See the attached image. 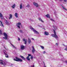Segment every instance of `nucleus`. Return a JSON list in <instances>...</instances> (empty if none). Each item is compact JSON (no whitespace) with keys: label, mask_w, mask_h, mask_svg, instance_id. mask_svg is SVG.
I'll use <instances>...</instances> for the list:
<instances>
[{"label":"nucleus","mask_w":67,"mask_h":67,"mask_svg":"<svg viewBox=\"0 0 67 67\" xmlns=\"http://www.w3.org/2000/svg\"><path fill=\"white\" fill-rule=\"evenodd\" d=\"M30 29H31V30H33L34 32V33L35 34H39V33L36 30H35L31 26H30Z\"/></svg>","instance_id":"f257e3e1"},{"label":"nucleus","mask_w":67,"mask_h":67,"mask_svg":"<svg viewBox=\"0 0 67 67\" xmlns=\"http://www.w3.org/2000/svg\"><path fill=\"white\" fill-rule=\"evenodd\" d=\"M0 61H1L0 64H1V65H3L4 66H5V65L7 64V62L6 61H4L1 60H0Z\"/></svg>","instance_id":"f03ea898"},{"label":"nucleus","mask_w":67,"mask_h":67,"mask_svg":"<svg viewBox=\"0 0 67 67\" xmlns=\"http://www.w3.org/2000/svg\"><path fill=\"white\" fill-rule=\"evenodd\" d=\"M16 59H14L13 60H15V61H16V62H22V59H20L19 58H18V57H16Z\"/></svg>","instance_id":"7ed1b4c3"},{"label":"nucleus","mask_w":67,"mask_h":67,"mask_svg":"<svg viewBox=\"0 0 67 67\" xmlns=\"http://www.w3.org/2000/svg\"><path fill=\"white\" fill-rule=\"evenodd\" d=\"M2 53H3L5 55V57L6 58H8L9 56L8 55V53L5 50H3L2 51Z\"/></svg>","instance_id":"20e7f679"},{"label":"nucleus","mask_w":67,"mask_h":67,"mask_svg":"<svg viewBox=\"0 0 67 67\" xmlns=\"http://www.w3.org/2000/svg\"><path fill=\"white\" fill-rule=\"evenodd\" d=\"M4 35L5 37H3V38L5 39V40H8V36H7V34L6 33H4L3 34Z\"/></svg>","instance_id":"39448f33"},{"label":"nucleus","mask_w":67,"mask_h":67,"mask_svg":"<svg viewBox=\"0 0 67 67\" xmlns=\"http://www.w3.org/2000/svg\"><path fill=\"white\" fill-rule=\"evenodd\" d=\"M54 34H52L51 35V36H53V37H55V38H57L58 37L57 36V35H56V32H55V30H54Z\"/></svg>","instance_id":"423d86ee"},{"label":"nucleus","mask_w":67,"mask_h":67,"mask_svg":"<svg viewBox=\"0 0 67 67\" xmlns=\"http://www.w3.org/2000/svg\"><path fill=\"white\" fill-rule=\"evenodd\" d=\"M21 23H18L16 24V26L19 29H20V25H21Z\"/></svg>","instance_id":"0eeeda50"},{"label":"nucleus","mask_w":67,"mask_h":67,"mask_svg":"<svg viewBox=\"0 0 67 67\" xmlns=\"http://www.w3.org/2000/svg\"><path fill=\"white\" fill-rule=\"evenodd\" d=\"M33 4L35 5V6L36 7H38V4L37 3L34 2L33 3Z\"/></svg>","instance_id":"6e6552de"},{"label":"nucleus","mask_w":67,"mask_h":67,"mask_svg":"<svg viewBox=\"0 0 67 67\" xmlns=\"http://www.w3.org/2000/svg\"><path fill=\"white\" fill-rule=\"evenodd\" d=\"M24 47H25V46L23 45H21L20 46V49L21 50H23V49H24Z\"/></svg>","instance_id":"1a4fd4ad"},{"label":"nucleus","mask_w":67,"mask_h":67,"mask_svg":"<svg viewBox=\"0 0 67 67\" xmlns=\"http://www.w3.org/2000/svg\"><path fill=\"white\" fill-rule=\"evenodd\" d=\"M15 7H16V5H15V4H14L12 5L11 7L12 9H14Z\"/></svg>","instance_id":"9d476101"},{"label":"nucleus","mask_w":67,"mask_h":67,"mask_svg":"<svg viewBox=\"0 0 67 67\" xmlns=\"http://www.w3.org/2000/svg\"><path fill=\"white\" fill-rule=\"evenodd\" d=\"M5 21L6 22H5V23L6 24V25H10V24L8 22V21H7V20H6Z\"/></svg>","instance_id":"9b49d317"},{"label":"nucleus","mask_w":67,"mask_h":67,"mask_svg":"<svg viewBox=\"0 0 67 67\" xmlns=\"http://www.w3.org/2000/svg\"><path fill=\"white\" fill-rule=\"evenodd\" d=\"M0 22L1 23L0 24V26H2V27H4V26H3V24H2V21L0 20Z\"/></svg>","instance_id":"f8f14e48"},{"label":"nucleus","mask_w":67,"mask_h":67,"mask_svg":"<svg viewBox=\"0 0 67 67\" xmlns=\"http://www.w3.org/2000/svg\"><path fill=\"white\" fill-rule=\"evenodd\" d=\"M23 41H24L25 44H26L27 43V40L26 39H23Z\"/></svg>","instance_id":"ddd939ff"},{"label":"nucleus","mask_w":67,"mask_h":67,"mask_svg":"<svg viewBox=\"0 0 67 67\" xmlns=\"http://www.w3.org/2000/svg\"><path fill=\"white\" fill-rule=\"evenodd\" d=\"M32 48L33 49L32 50V52L34 53V52L35 51V49H34V46H32Z\"/></svg>","instance_id":"4468645a"},{"label":"nucleus","mask_w":67,"mask_h":67,"mask_svg":"<svg viewBox=\"0 0 67 67\" xmlns=\"http://www.w3.org/2000/svg\"><path fill=\"white\" fill-rule=\"evenodd\" d=\"M20 57L21 58L23 59V60H25V58H24L23 56H22L21 55H20Z\"/></svg>","instance_id":"2eb2a0df"},{"label":"nucleus","mask_w":67,"mask_h":67,"mask_svg":"<svg viewBox=\"0 0 67 67\" xmlns=\"http://www.w3.org/2000/svg\"><path fill=\"white\" fill-rule=\"evenodd\" d=\"M38 20H39V21H41L42 22H43V23H44V22L43 21L42 19L40 18H38Z\"/></svg>","instance_id":"dca6fc26"},{"label":"nucleus","mask_w":67,"mask_h":67,"mask_svg":"<svg viewBox=\"0 0 67 67\" xmlns=\"http://www.w3.org/2000/svg\"><path fill=\"white\" fill-rule=\"evenodd\" d=\"M44 34L45 35H49L48 32H44Z\"/></svg>","instance_id":"f3484780"},{"label":"nucleus","mask_w":67,"mask_h":67,"mask_svg":"<svg viewBox=\"0 0 67 67\" xmlns=\"http://www.w3.org/2000/svg\"><path fill=\"white\" fill-rule=\"evenodd\" d=\"M54 30H57V27L56 26H54Z\"/></svg>","instance_id":"a211bd4d"},{"label":"nucleus","mask_w":67,"mask_h":67,"mask_svg":"<svg viewBox=\"0 0 67 67\" xmlns=\"http://www.w3.org/2000/svg\"><path fill=\"white\" fill-rule=\"evenodd\" d=\"M28 42L29 44H30L31 42V41L30 39L29 38Z\"/></svg>","instance_id":"6ab92c4d"},{"label":"nucleus","mask_w":67,"mask_h":67,"mask_svg":"<svg viewBox=\"0 0 67 67\" xmlns=\"http://www.w3.org/2000/svg\"><path fill=\"white\" fill-rule=\"evenodd\" d=\"M46 17H50V15L49 14H48L45 15Z\"/></svg>","instance_id":"aec40b11"},{"label":"nucleus","mask_w":67,"mask_h":67,"mask_svg":"<svg viewBox=\"0 0 67 67\" xmlns=\"http://www.w3.org/2000/svg\"><path fill=\"white\" fill-rule=\"evenodd\" d=\"M20 9H22V4H21L20 5Z\"/></svg>","instance_id":"412c9836"},{"label":"nucleus","mask_w":67,"mask_h":67,"mask_svg":"<svg viewBox=\"0 0 67 67\" xmlns=\"http://www.w3.org/2000/svg\"><path fill=\"white\" fill-rule=\"evenodd\" d=\"M40 46L41 48H42V49H44V47L43 46Z\"/></svg>","instance_id":"4be33fe9"},{"label":"nucleus","mask_w":67,"mask_h":67,"mask_svg":"<svg viewBox=\"0 0 67 67\" xmlns=\"http://www.w3.org/2000/svg\"><path fill=\"white\" fill-rule=\"evenodd\" d=\"M27 59L28 60H30V59L29 57L28 56L27 57Z\"/></svg>","instance_id":"5701e85b"},{"label":"nucleus","mask_w":67,"mask_h":67,"mask_svg":"<svg viewBox=\"0 0 67 67\" xmlns=\"http://www.w3.org/2000/svg\"><path fill=\"white\" fill-rule=\"evenodd\" d=\"M62 7L64 9V10H66V11L67 10V9L66 8H65V7H64V6H62Z\"/></svg>","instance_id":"b1692460"},{"label":"nucleus","mask_w":67,"mask_h":67,"mask_svg":"<svg viewBox=\"0 0 67 67\" xmlns=\"http://www.w3.org/2000/svg\"><path fill=\"white\" fill-rule=\"evenodd\" d=\"M0 17H3V15H2V14L0 12Z\"/></svg>","instance_id":"393cba45"},{"label":"nucleus","mask_w":67,"mask_h":67,"mask_svg":"<svg viewBox=\"0 0 67 67\" xmlns=\"http://www.w3.org/2000/svg\"><path fill=\"white\" fill-rule=\"evenodd\" d=\"M15 16L16 17H18V13H15Z\"/></svg>","instance_id":"a878e982"},{"label":"nucleus","mask_w":67,"mask_h":67,"mask_svg":"<svg viewBox=\"0 0 67 67\" xmlns=\"http://www.w3.org/2000/svg\"><path fill=\"white\" fill-rule=\"evenodd\" d=\"M11 45H12L13 47L14 48H15V49H16V47H15V46H14V45H12V44H11Z\"/></svg>","instance_id":"bb28decb"},{"label":"nucleus","mask_w":67,"mask_h":67,"mask_svg":"<svg viewBox=\"0 0 67 67\" xmlns=\"http://www.w3.org/2000/svg\"><path fill=\"white\" fill-rule=\"evenodd\" d=\"M1 19H2V20H5V19H4V18L3 17H1Z\"/></svg>","instance_id":"cd10ccee"},{"label":"nucleus","mask_w":67,"mask_h":67,"mask_svg":"<svg viewBox=\"0 0 67 67\" xmlns=\"http://www.w3.org/2000/svg\"><path fill=\"white\" fill-rule=\"evenodd\" d=\"M7 18H8V19H12V17H6V19H7Z\"/></svg>","instance_id":"c85d7f7f"},{"label":"nucleus","mask_w":67,"mask_h":67,"mask_svg":"<svg viewBox=\"0 0 67 67\" xmlns=\"http://www.w3.org/2000/svg\"><path fill=\"white\" fill-rule=\"evenodd\" d=\"M50 20H51V21H53V22H55V21L54 20H53V19H51Z\"/></svg>","instance_id":"c756f323"},{"label":"nucleus","mask_w":67,"mask_h":67,"mask_svg":"<svg viewBox=\"0 0 67 67\" xmlns=\"http://www.w3.org/2000/svg\"><path fill=\"white\" fill-rule=\"evenodd\" d=\"M26 7H27L28 8H29V7H30V5L28 4L26 6Z\"/></svg>","instance_id":"7c9ffc66"},{"label":"nucleus","mask_w":67,"mask_h":67,"mask_svg":"<svg viewBox=\"0 0 67 67\" xmlns=\"http://www.w3.org/2000/svg\"><path fill=\"white\" fill-rule=\"evenodd\" d=\"M30 58L31 59H33V56H31Z\"/></svg>","instance_id":"2f4dec72"},{"label":"nucleus","mask_w":67,"mask_h":67,"mask_svg":"<svg viewBox=\"0 0 67 67\" xmlns=\"http://www.w3.org/2000/svg\"><path fill=\"white\" fill-rule=\"evenodd\" d=\"M9 16L10 17H12V14H10L9 15Z\"/></svg>","instance_id":"473e14b6"},{"label":"nucleus","mask_w":67,"mask_h":67,"mask_svg":"<svg viewBox=\"0 0 67 67\" xmlns=\"http://www.w3.org/2000/svg\"><path fill=\"white\" fill-rule=\"evenodd\" d=\"M0 34H2V31L1 30H0Z\"/></svg>","instance_id":"72a5a7b5"},{"label":"nucleus","mask_w":67,"mask_h":67,"mask_svg":"<svg viewBox=\"0 0 67 67\" xmlns=\"http://www.w3.org/2000/svg\"><path fill=\"white\" fill-rule=\"evenodd\" d=\"M28 55L29 57V56H31V54H28Z\"/></svg>","instance_id":"f704fd0d"},{"label":"nucleus","mask_w":67,"mask_h":67,"mask_svg":"<svg viewBox=\"0 0 67 67\" xmlns=\"http://www.w3.org/2000/svg\"><path fill=\"white\" fill-rule=\"evenodd\" d=\"M30 67H34V65H32L31 66H30Z\"/></svg>","instance_id":"c9c22d12"},{"label":"nucleus","mask_w":67,"mask_h":67,"mask_svg":"<svg viewBox=\"0 0 67 67\" xmlns=\"http://www.w3.org/2000/svg\"><path fill=\"white\" fill-rule=\"evenodd\" d=\"M43 54H45V53H46V52H45V51H44L43 52Z\"/></svg>","instance_id":"e433bc0d"},{"label":"nucleus","mask_w":67,"mask_h":67,"mask_svg":"<svg viewBox=\"0 0 67 67\" xmlns=\"http://www.w3.org/2000/svg\"><path fill=\"white\" fill-rule=\"evenodd\" d=\"M20 32L21 33H22V30H20Z\"/></svg>","instance_id":"4c0bfd02"},{"label":"nucleus","mask_w":67,"mask_h":67,"mask_svg":"<svg viewBox=\"0 0 67 67\" xmlns=\"http://www.w3.org/2000/svg\"><path fill=\"white\" fill-rule=\"evenodd\" d=\"M58 43H56V45H57V46H58Z\"/></svg>","instance_id":"58836bf2"},{"label":"nucleus","mask_w":67,"mask_h":67,"mask_svg":"<svg viewBox=\"0 0 67 67\" xmlns=\"http://www.w3.org/2000/svg\"><path fill=\"white\" fill-rule=\"evenodd\" d=\"M18 41H20V38H18Z\"/></svg>","instance_id":"ea45409f"},{"label":"nucleus","mask_w":67,"mask_h":67,"mask_svg":"<svg viewBox=\"0 0 67 67\" xmlns=\"http://www.w3.org/2000/svg\"><path fill=\"white\" fill-rule=\"evenodd\" d=\"M64 1L65 2H66L67 1V0H64Z\"/></svg>","instance_id":"a19ab883"},{"label":"nucleus","mask_w":67,"mask_h":67,"mask_svg":"<svg viewBox=\"0 0 67 67\" xmlns=\"http://www.w3.org/2000/svg\"><path fill=\"white\" fill-rule=\"evenodd\" d=\"M63 46H65V45H64V44H63Z\"/></svg>","instance_id":"79ce46f5"},{"label":"nucleus","mask_w":67,"mask_h":67,"mask_svg":"<svg viewBox=\"0 0 67 67\" xmlns=\"http://www.w3.org/2000/svg\"><path fill=\"white\" fill-rule=\"evenodd\" d=\"M62 1V0H60V1Z\"/></svg>","instance_id":"37998d69"},{"label":"nucleus","mask_w":67,"mask_h":67,"mask_svg":"<svg viewBox=\"0 0 67 67\" xmlns=\"http://www.w3.org/2000/svg\"><path fill=\"white\" fill-rule=\"evenodd\" d=\"M48 18H50V17H48Z\"/></svg>","instance_id":"c03bdc74"},{"label":"nucleus","mask_w":67,"mask_h":67,"mask_svg":"<svg viewBox=\"0 0 67 67\" xmlns=\"http://www.w3.org/2000/svg\"><path fill=\"white\" fill-rule=\"evenodd\" d=\"M44 67H46V66H44Z\"/></svg>","instance_id":"a18cd8bd"},{"label":"nucleus","mask_w":67,"mask_h":67,"mask_svg":"<svg viewBox=\"0 0 67 67\" xmlns=\"http://www.w3.org/2000/svg\"><path fill=\"white\" fill-rule=\"evenodd\" d=\"M32 40H34V39L33 38H32Z\"/></svg>","instance_id":"49530a36"},{"label":"nucleus","mask_w":67,"mask_h":67,"mask_svg":"<svg viewBox=\"0 0 67 67\" xmlns=\"http://www.w3.org/2000/svg\"><path fill=\"white\" fill-rule=\"evenodd\" d=\"M56 0H55V1H56Z\"/></svg>","instance_id":"de8ad7c7"},{"label":"nucleus","mask_w":67,"mask_h":67,"mask_svg":"<svg viewBox=\"0 0 67 67\" xmlns=\"http://www.w3.org/2000/svg\"><path fill=\"white\" fill-rule=\"evenodd\" d=\"M54 13H55V12H54Z\"/></svg>","instance_id":"09e8293b"}]
</instances>
